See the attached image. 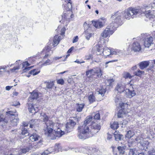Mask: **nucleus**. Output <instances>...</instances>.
Segmentation results:
<instances>
[{"mask_svg": "<svg viewBox=\"0 0 155 155\" xmlns=\"http://www.w3.org/2000/svg\"><path fill=\"white\" fill-rule=\"evenodd\" d=\"M43 121L45 122L46 127L44 130L45 135L49 137L51 139V137L52 136L53 130L55 132V136L60 137L64 134V132L62 131L60 128L59 124L58 123H54L51 120H48V117L45 114L41 115Z\"/></svg>", "mask_w": 155, "mask_h": 155, "instance_id": "obj_1", "label": "nucleus"}, {"mask_svg": "<svg viewBox=\"0 0 155 155\" xmlns=\"http://www.w3.org/2000/svg\"><path fill=\"white\" fill-rule=\"evenodd\" d=\"M18 115V114L15 110L7 112L5 117H4L2 114L0 113V125L2 126H5L8 122L10 118L11 125L14 126H17L19 121L17 117Z\"/></svg>", "mask_w": 155, "mask_h": 155, "instance_id": "obj_2", "label": "nucleus"}, {"mask_svg": "<svg viewBox=\"0 0 155 155\" xmlns=\"http://www.w3.org/2000/svg\"><path fill=\"white\" fill-rule=\"evenodd\" d=\"M143 9L136 8H129L125 10L121 13L122 14V18L129 19L131 18H134L140 15L142 13L145 14V12Z\"/></svg>", "mask_w": 155, "mask_h": 155, "instance_id": "obj_3", "label": "nucleus"}, {"mask_svg": "<svg viewBox=\"0 0 155 155\" xmlns=\"http://www.w3.org/2000/svg\"><path fill=\"white\" fill-rule=\"evenodd\" d=\"M92 119L91 116H87L82 125L78 127V136L80 139H81L80 136L81 137L82 136H84L87 132L89 131L90 128L92 127L91 125Z\"/></svg>", "mask_w": 155, "mask_h": 155, "instance_id": "obj_4", "label": "nucleus"}, {"mask_svg": "<svg viewBox=\"0 0 155 155\" xmlns=\"http://www.w3.org/2000/svg\"><path fill=\"white\" fill-rule=\"evenodd\" d=\"M92 127L90 128L89 132H87L84 136H80L81 139H85L93 136L94 134L98 132L100 130L101 126L99 124H94L91 125Z\"/></svg>", "mask_w": 155, "mask_h": 155, "instance_id": "obj_5", "label": "nucleus"}, {"mask_svg": "<svg viewBox=\"0 0 155 155\" xmlns=\"http://www.w3.org/2000/svg\"><path fill=\"white\" fill-rule=\"evenodd\" d=\"M121 16L122 14L121 13L117 12L115 13L111 17L112 21L110 25H112L114 27H115V29H116L118 25H120L121 24Z\"/></svg>", "mask_w": 155, "mask_h": 155, "instance_id": "obj_6", "label": "nucleus"}, {"mask_svg": "<svg viewBox=\"0 0 155 155\" xmlns=\"http://www.w3.org/2000/svg\"><path fill=\"white\" fill-rule=\"evenodd\" d=\"M64 8L66 11L64 12L63 14L61 15L62 19L60 21L62 23L65 22L66 24L69 22L70 19L73 18L74 15L71 10H69V7L66 6Z\"/></svg>", "mask_w": 155, "mask_h": 155, "instance_id": "obj_7", "label": "nucleus"}, {"mask_svg": "<svg viewBox=\"0 0 155 155\" xmlns=\"http://www.w3.org/2000/svg\"><path fill=\"white\" fill-rule=\"evenodd\" d=\"M115 27H114L112 25H109L107 26L106 28L101 33V36L103 38H106L108 36L112 35L116 30Z\"/></svg>", "mask_w": 155, "mask_h": 155, "instance_id": "obj_8", "label": "nucleus"}, {"mask_svg": "<svg viewBox=\"0 0 155 155\" xmlns=\"http://www.w3.org/2000/svg\"><path fill=\"white\" fill-rule=\"evenodd\" d=\"M136 140L138 143V144L140 147V149L143 151H146L147 149L149 143L147 141L144 140L142 138L137 137L135 139Z\"/></svg>", "mask_w": 155, "mask_h": 155, "instance_id": "obj_9", "label": "nucleus"}, {"mask_svg": "<svg viewBox=\"0 0 155 155\" xmlns=\"http://www.w3.org/2000/svg\"><path fill=\"white\" fill-rule=\"evenodd\" d=\"M76 124V122L74 121L73 120H71L70 121L68 122L66 124L65 131L67 133L70 132L73 129Z\"/></svg>", "mask_w": 155, "mask_h": 155, "instance_id": "obj_10", "label": "nucleus"}, {"mask_svg": "<svg viewBox=\"0 0 155 155\" xmlns=\"http://www.w3.org/2000/svg\"><path fill=\"white\" fill-rule=\"evenodd\" d=\"M30 102L29 103H28V110L30 113H34L35 114L39 110L38 106L37 105H33L32 103L31 104V102Z\"/></svg>", "mask_w": 155, "mask_h": 155, "instance_id": "obj_11", "label": "nucleus"}, {"mask_svg": "<svg viewBox=\"0 0 155 155\" xmlns=\"http://www.w3.org/2000/svg\"><path fill=\"white\" fill-rule=\"evenodd\" d=\"M145 15L146 17L150 19H155V10H147L145 12Z\"/></svg>", "mask_w": 155, "mask_h": 155, "instance_id": "obj_12", "label": "nucleus"}, {"mask_svg": "<svg viewBox=\"0 0 155 155\" xmlns=\"http://www.w3.org/2000/svg\"><path fill=\"white\" fill-rule=\"evenodd\" d=\"M153 44V38L151 37H148L144 40V45L145 47L149 48Z\"/></svg>", "mask_w": 155, "mask_h": 155, "instance_id": "obj_13", "label": "nucleus"}, {"mask_svg": "<svg viewBox=\"0 0 155 155\" xmlns=\"http://www.w3.org/2000/svg\"><path fill=\"white\" fill-rule=\"evenodd\" d=\"M125 88V84H124L119 83L116 85L115 90L117 91L118 93H120L123 92Z\"/></svg>", "mask_w": 155, "mask_h": 155, "instance_id": "obj_14", "label": "nucleus"}, {"mask_svg": "<svg viewBox=\"0 0 155 155\" xmlns=\"http://www.w3.org/2000/svg\"><path fill=\"white\" fill-rule=\"evenodd\" d=\"M141 49V48L140 44L137 42L133 43L132 47V50L134 52H138Z\"/></svg>", "mask_w": 155, "mask_h": 155, "instance_id": "obj_15", "label": "nucleus"}, {"mask_svg": "<svg viewBox=\"0 0 155 155\" xmlns=\"http://www.w3.org/2000/svg\"><path fill=\"white\" fill-rule=\"evenodd\" d=\"M43 52L45 54L44 58H45L49 56L52 53V51L50 49L49 46H48L43 51Z\"/></svg>", "mask_w": 155, "mask_h": 155, "instance_id": "obj_16", "label": "nucleus"}, {"mask_svg": "<svg viewBox=\"0 0 155 155\" xmlns=\"http://www.w3.org/2000/svg\"><path fill=\"white\" fill-rule=\"evenodd\" d=\"M129 155H146L143 151L140 152V150H137L135 149H130L129 151Z\"/></svg>", "mask_w": 155, "mask_h": 155, "instance_id": "obj_17", "label": "nucleus"}, {"mask_svg": "<svg viewBox=\"0 0 155 155\" xmlns=\"http://www.w3.org/2000/svg\"><path fill=\"white\" fill-rule=\"evenodd\" d=\"M126 95L129 98H131L136 95V93L134 90H130L127 89L125 90Z\"/></svg>", "mask_w": 155, "mask_h": 155, "instance_id": "obj_18", "label": "nucleus"}, {"mask_svg": "<svg viewBox=\"0 0 155 155\" xmlns=\"http://www.w3.org/2000/svg\"><path fill=\"white\" fill-rule=\"evenodd\" d=\"M38 97V93L36 92H33L31 95L28 98V102H32L35 100H36Z\"/></svg>", "mask_w": 155, "mask_h": 155, "instance_id": "obj_19", "label": "nucleus"}, {"mask_svg": "<svg viewBox=\"0 0 155 155\" xmlns=\"http://www.w3.org/2000/svg\"><path fill=\"white\" fill-rule=\"evenodd\" d=\"M115 101L117 105H118V106L121 108H123L124 105L125 104L124 103L121 101L119 95H117L115 98Z\"/></svg>", "mask_w": 155, "mask_h": 155, "instance_id": "obj_20", "label": "nucleus"}, {"mask_svg": "<svg viewBox=\"0 0 155 155\" xmlns=\"http://www.w3.org/2000/svg\"><path fill=\"white\" fill-rule=\"evenodd\" d=\"M30 139L31 141H35L41 139V137L37 134L33 133L30 136Z\"/></svg>", "mask_w": 155, "mask_h": 155, "instance_id": "obj_21", "label": "nucleus"}, {"mask_svg": "<svg viewBox=\"0 0 155 155\" xmlns=\"http://www.w3.org/2000/svg\"><path fill=\"white\" fill-rule=\"evenodd\" d=\"M92 22L93 25L97 28H100L104 25V24L100 20H98L97 21H92Z\"/></svg>", "mask_w": 155, "mask_h": 155, "instance_id": "obj_22", "label": "nucleus"}, {"mask_svg": "<svg viewBox=\"0 0 155 155\" xmlns=\"http://www.w3.org/2000/svg\"><path fill=\"white\" fill-rule=\"evenodd\" d=\"M100 151L97 149L93 148L89 149L88 154L90 155H98Z\"/></svg>", "mask_w": 155, "mask_h": 155, "instance_id": "obj_23", "label": "nucleus"}, {"mask_svg": "<svg viewBox=\"0 0 155 155\" xmlns=\"http://www.w3.org/2000/svg\"><path fill=\"white\" fill-rule=\"evenodd\" d=\"M118 133L119 132L115 131L114 133L115 140L117 141L123 140L124 138L123 135L120 134Z\"/></svg>", "mask_w": 155, "mask_h": 155, "instance_id": "obj_24", "label": "nucleus"}, {"mask_svg": "<svg viewBox=\"0 0 155 155\" xmlns=\"http://www.w3.org/2000/svg\"><path fill=\"white\" fill-rule=\"evenodd\" d=\"M95 68L87 70L86 72V75L88 78H91L94 75L95 72Z\"/></svg>", "mask_w": 155, "mask_h": 155, "instance_id": "obj_25", "label": "nucleus"}, {"mask_svg": "<svg viewBox=\"0 0 155 155\" xmlns=\"http://www.w3.org/2000/svg\"><path fill=\"white\" fill-rule=\"evenodd\" d=\"M43 140L41 139L39 140V142L35 144H32L31 145V147L35 149L41 147L42 145Z\"/></svg>", "mask_w": 155, "mask_h": 155, "instance_id": "obj_26", "label": "nucleus"}, {"mask_svg": "<svg viewBox=\"0 0 155 155\" xmlns=\"http://www.w3.org/2000/svg\"><path fill=\"white\" fill-rule=\"evenodd\" d=\"M150 62L148 61H143L141 62L139 64L140 68L143 69L147 68Z\"/></svg>", "mask_w": 155, "mask_h": 155, "instance_id": "obj_27", "label": "nucleus"}, {"mask_svg": "<svg viewBox=\"0 0 155 155\" xmlns=\"http://www.w3.org/2000/svg\"><path fill=\"white\" fill-rule=\"evenodd\" d=\"M60 37H58L57 35H56L54 36L53 40L54 43L53 44L54 47H55L58 45L60 40Z\"/></svg>", "mask_w": 155, "mask_h": 155, "instance_id": "obj_28", "label": "nucleus"}, {"mask_svg": "<svg viewBox=\"0 0 155 155\" xmlns=\"http://www.w3.org/2000/svg\"><path fill=\"white\" fill-rule=\"evenodd\" d=\"M91 25L90 24V23L89 21L85 22L84 23L83 26L85 31H90L91 30V28L90 26Z\"/></svg>", "mask_w": 155, "mask_h": 155, "instance_id": "obj_29", "label": "nucleus"}, {"mask_svg": "<svg viewBox=\"0 0 155 155\" xmlns=\"http://www.w3.org/2000/svg\"><path fill=\"white\" fill-rule=\"evenodd\" d=\"M110 48L109 49L107 48H104V51L103 53V55L108 57H110Z\"/></svg>", "mask_w": 155, "mask_h": 155, "instance_id": "obj_30", "label": "nucleus"}, {"mask_svg": "<svg viewBox=\"0 0 155 155\" xmlns=\"http://www.w3.org/2000/svg\"><path fill=\"white\" fill-rule=\"evenodd\" d=\"M22 64L23 67L25 68L23 69L24 71H26V70H29L31 68L33 67L31 66L27 68V67L30 65V64L28 63L27 61H25V62H23Z\"/></svg>", "mask_w": 155, "mask_h": 155, "instance_id": "obj_31", "label": "nucleus"}, {"mask_svg": "<svg viewBox=\"0 0 155 155\" xmlns=\"http://www.w3.org/2000/svg\"><path fill=\"white\" fill-rule=\"evenodd\" d=\"M92 33L91 30L85 31V36L86 38L88 40H89L90 38L92 36Z\"/></svg>", "mask_w": 155, "mask_h": 155, "instance_id": "obj_32", "label": "nucleus"}, {"mask_svg": "<svg viewBox=\"0 0 155 155\" xmlns=\"http://www.w3.org/2000/svg\"><path fill=\"white\" fill-rule=\"evenodd\" d=\"M122 53V51L114 49L113 48H110V55H117Z\"/></svg>", "mask_w": 155, "mask_h": 155, "instance_id": "obj_33", "label": "nucleus"}, {"mask_svg": "<svg viewBox=\"0 0 155 155\" xmlns=\"http://www.w3.org/2000/svg\"><path fill=\"white\" fill-rule=\"evenodd\" d=\"M76 110L78 112H81L85 105L84 104H76Z\"/></svg>", "mask_w": 155, "mask_h": 155, "instance_id": "obj_34", "label": "nucleus"}, {"mask_svg": "<svg viewBox=\"0 0 155 155\" xmlns=\"http://www.w3.org/2000/svg\"><path fill=\"white\" fill-rule=\"evenodd\" d=\"M95 74H97V76L98 77H101L102 74V71L101 69L97 68H95Z\"/></svg>", "mask_w": 155, "mask_h": 155, "instance_id": "obj_35", "label": "nucleus"}, {"mask_svg": "<svg viewBox=\"0 0 155 155\" xmlns=\"http://www.w3.org/2000/svg\"><path fill=\"white\" fill-rule=\"evenodd\" d=\"M134 135V133L130 130L128 131L125 135V137L130 138Z\"/></svg>", "mask_w": 155, "mask_h": 155, "instance_id": "obj_36", "label": "nucleus"}, {"mask_svg": "<svg viewBox=\"0 0 155 155\" xmlns=\"http://www.w3.org/2000/svg\"><path fill=\"white\" fill-rule=\"evenodd\" d=\"M61 150L60 145L59 144H56L54 146V150L52 149V150L54 152H58Z\"/></svg>", "mask_w": 155, "mask_h": 155, "instance_id": "obj_37", "label": "nucleus"}, {"mask_svg": "<svg viewBox=\"0 0 155 155\" xmlns=\"http://www.w3.org/2000/svg\"><path fill=\"white\" fill-rule=\"evenodd\" d=\"M119 124L117 122L114 121L113 124H111L110 127L111 128L114 129H117L119 127Z\"/></svg>", "mask_w": 155, "mask_h": 155, "instance_id": "obj_38", "label": "nucleus"}, {"mask_svg": "<svg viewBox=\"0 0 155 155\" xmlns=\"http://www.w3.org/2000/svg\"><path fill=\"white\" fill-rule=\"evenodd\" d=\"M9 67V65H3L0 66V74H2V72L6 71V70L8 67Z\"/></svg>", "mask_w": 155, "mask_h": 155, "instance_id": "obj_39", "label": "nucleus"}, {"mask_svg": "<svg viewBox=\"0 0 155 155\" xmlns=\"http://www.w3.org/2000/svg\"><path fill=\"white\" fill-rule=\"evenodd\" d=\"M52 148H49L47 150L44 151V152L42 153V155H47L51 153H53L54 151H52Z\"/></svg>", "mask_w": 155, "mask_h": 155, "instance_id": "obj_40", "label": "nucleus"}, {"mask_svg": "<svg viewBox=\"0 0 155 155\" xmlns=\"http://www.w3.org/2000/svg\"><path fill=\"white\" fill-rule=\"evenodd\" d=\"M123 77L125 79H131L134 77L133 75H131L130 73L127 72H124L123 74Z\"/></svg>", "mask_w": 155, "mask_h": 155, "instance_id": "obj_41", "label": "nucleus"}, {"mask_svg": "<svg viewBox=\"0 0 155 155\" xmlns=\"http://www.w3.org/2000/svg\"><path fill=\"white\" fill-rule=\"evenodd\" d=\"M29 150L30 148L28 147H26V148L23 149L18 152L19 155H21V154L22 153H25L26 152L29 151Z\"/></svg>", "mask_w": 155, "mask_h": 155, "instance_id": "obj_42", "label": "nucleus"}, {"mask_svg": "<svg viewBox=\"0 0 155 155\" xmlns=\"http://www.w3.org/2000/svg\"><path fill=\"white\" fill-rule=\"evenodd\" d=\"M88 99L90 102L92 103L95 101V98L93 94H91L89 96Z\"/></svg>", "mask_w": 155, "mask_h": 155, "instance_id": "obj_43", "label": "nucleus"}, {"mask_svg": "<svg viewBox=\"0 0 155 155\" xmlns=\"http://www.w3.org/2000/svg\"><path fill=\"white\" fill-rule=\"evenodd\" d=\"M125 115V112L122 109L120 110L117 114V116L118 117L120 118L123 117Z\"/></svg>", "mask_w": 155, "mask_h": 155, "instance_id": "obj_44", "label": "nucleus"}, {"mask_svg": "<svg viewBox=\"0 0 155 155\" xmlns=\"http://www.w3.org/2000/svg\"><path fill=\"white\" fill-rule=\"evenodd\" d=\"M104 51V49L101 47H99V48H98L96 52L97 54V55H101L103 54Z\"/></svg>", "mask_w": 155, "mask_h": 155, "instance_id": "obj_45", "label": "nucleus"}, {"mask_svg": "<svg viewBox=\"0 0 155 155\" xmlns=\"http://www.w3.org/2000/svg\"><path fill=\"white\" fill-rule=\"evenodd\" d=\"M40 72V71H38V70L34 69L29 71V73L33 75H36L38 74Z\"/></svg>", "mask_w": 155, "mask_h": 155, "instance_id": "obj_46", "label": "nucleus"}, {"mask_svg": "<svg viewBox=\"0 0 155 155\" xmlns=\"http://www.w3.org/2000/svg\"><path fill=\"white\" fill-rule=\"evenodd\" d=\"M45 84L46 85V89L51 88L54 85V84L52 83L45 82Z\"/></svg>", "mask_w": 155, "mask_h": 155, "instance_id": "obj_47", "label": "nucleus"}, {"mask_svg": "<svg viewBox=\"0 0 155 155\" xmlns=\"http://www.w3.org/2000/svg\"><path fill=\"white\" fill-rule=\"evenodd\" d=\"M144 72L143 71H141L139 70L137 72H135L134 73V75L137 76H138L139 77H141V76L143 74H144Z\"/></svg>", "mask_w": 155, "mask_h": 155, "instance_id": "obj_48", "label": "nucleus"}, {"mask_svg": "<svg viewBox=\"0 0 155 155\" xmlns=\"http://www.w3.org/2000/svg\"><path fill=\"white\" fill-rule=\"evenodd\" d=\"M114 81L113 79H110L107 80L106 81V84L108 86H111L112 84V83Z\"/></svg>", "mask_w": 155, "mask_h": 155, "instance_id": "obj_49", "label": "nucleus"}, {"mask_svg": "<svg viewBox=\"0 0 155 155\" xmlns=\"http://www.w3.org/2000/svg\"><path fill=\"white\" fill-rule=\"evenodd\" d=\"M106 91V90L105 89L102 88L100 89L98 92L99 93V94H101L102 96H103Z\"/></svg>", "mask_w": 155, "mask_h": 155, "instance_id": "obj_50", "label": "nucleus"}, {"mask_svg": "<svg viewBox=\"0 0 155 155\" xmlns=\"http://www.w3.org/2000/svg\"><path fill=\"white\" fill-rule=\"evenodd\" d=\"M52 62L53 61H52L50 59H48L44 62L42 65L44 66L47 65L51 64Z\"/></svg>", "mask_w": 155, "mask_h": 155, "instance_id": "obj_51", "label": "nucleus"}, {"mask_svg": "<svg viewBox=\"0 0 155 155\" xmlns=\"http://www.w3.org/2000/svg\"><path fill=\"white\" fill-rule=\"evenodd\" d=\"M117 149L120 154H122L124 153V148L123 147H117Z\"/></svg>", "mask_w": 155, "mask_h": 155, "instance_id": "obj_52", "label": "nucleus"}, {"mask_svg": "<svg viewBox=\"0 0 155 155\" xmlns=\"http://www.w3.org/2000/svg\"><path fill=\"white\" fill-rule=\"evenodd\" d=\"M147 7H148L149 8H151V9L154 8H155V0L152 3L150 4Z\"/></svg>", "mask_w": 155, "mask_h": 155, "instance_id": "obj_53", "label": "nucleus"}, {"mask_svg": "<svg viewBox=\"0 0 155 155\" xmlns=\"http://www.w3.org/2000/svg\"><path fill=\"white\" fill-rule=\"evenodd\" d=\"M21 134L22 135H24L25 137L29 135L28 130H27L24 129L22 130Z\"/></svg>", "mask_w": 155, "mask_h": 155, "instance_id": "obj_54", "label": "nucleus"}, {"mask_svg": "<svg viewBox=\"0 0 155 155\" xmlns=\"http://www.w3.org/2000/svg\"><path fill=\"white\" fill-rule=\"evenodd\" d=\"M93 58V55L92 54H89L85 56V59L86 60H89L92 59Z\"/></svg>", "mask_w": 155, "mask_h": 155, "instance_id": "obj_55", "label": "nucleus"}, {"mask_svg": "<svg viewBox=\"0 0 155 155\" xmlns=\"http://www.w3.org/2000/svg\"><path fill=\"white\" fill-rule=\"evenodd\" d=\"M94 118L95 119L99 120L100 118V114L99 113H97L95 114L94 116Z\"/></svg>", "mask_w": 155, "mask_h": 155, "instance_id": "obj_56", "label": "nucleus"}, {"mask_svg": "<svg viewBox=\"0 0 155 155\" xmlns=\"http://www.w3.org/2000/svg\"><path fill=\"white\" fill-rule=\"evenodd\" d=\"M149 155H155V150H150L148 152Z\"/></svg>", "mask_w": 155, "mask_h": 155, "instance_id": "obj_57", "label": "nucleus"}, {"mask_svg": "<svg viewBox=\"0 0 155 155\" xmlns=\"http://www.w3.org/2000/svg\"><path fill=\"white\" fill-rule=\"evenodd\" d=\"M118 61L116 59V60H112L111 61H108V62H106L105 63V68H107L108 67V65H107V64L109 63H110V62H116V61Z\"/></svg>", "mask_w": 155, "mask_h": 155, "instance_id": "obj_58", "label": "nucleus"}, {"mask_svg": "<svg viewBox=\"0 0 155 155\" xmlns=\"http://www.w3.org/2000/svg\"><path fill=\"white\" fill-rule=\"evenodd\" d=\"M58 84L63 85L64 83V81L63 79H60L57 81Z\"/></svg>", "mask_w": 155, "mask_h": 155, "instance_id": "obj_59", "label": "nucleus"}, {"mask_svg": "<svg viewBox=\"0 0 155 155\" xmlns=\"http://www.w3.org/2000/svg\"><path fill=\"white\" fill-rule=\"evenodd\" d=\"M78 36H76L75 37H74L73 39V43H75L77 42L78 40Z\"/></svg>", "mask_w": 155, "mask_h": 155, "instance_id": "obj_60", "label": "nucleus"}, {"mask_svg": "<svg viewBox=\"0 0 155 155\" xmlns=\"http://www.w3.org/2000/svg\"><path fill=\"white\" fill-rule=\"evenodd\" d=\"M65 31V28L63 27L62 28V29H61V35H63L64 34Z\"/></svg>", "mask_w": 155, "mask_h": 155, "instance_id": "obj_61", "label": "nucleus"}, {"mask_svg": "<svg viewBox=\"0 0 155 155\" xmlns=\"http://www.w3.org/2000/svg\"><path fill=\"white\" fill-rule=\"evenodd\" d=\"M20 104L19 102L16 101L14 102L13 103V104H12V105L16 106L17 105H19Z\"/></svg>", "mask_w": 155, "mask_h": 155, "instance_id": "obj_62", "label": "nucleus"}, {"mask_svg": "<svg viewBox=\"0 0 155 155\" xmlns=\"http://www.w3.org/2000/svg\"><path fill=\"white\" fill-rule=\"evenodd\" d=\"M74 49V47H71V48H70L68 50V51H67V53H70L71 52V51H72Z\"/></svg>", "mask_w": 155, "mask_h": 155, "instance_id": "obj_63", "label": "nucleus"}, {"mask_svg": "<svg viewBox=\"0 0 155 155\" xmlns=\"http://www.w3.org/2000/svg\"><path fill=\"white\" fill-rule=\"evenodd\" d=\"M19 68L18 67H14L13 68L11 69L10 70L12 72H14L16 70L18 69Z\"/></svg>", "mask_w": 155, "mask_h": 155, "instance_id": "obj_64", "label": "nucleus"}]
</instances>
